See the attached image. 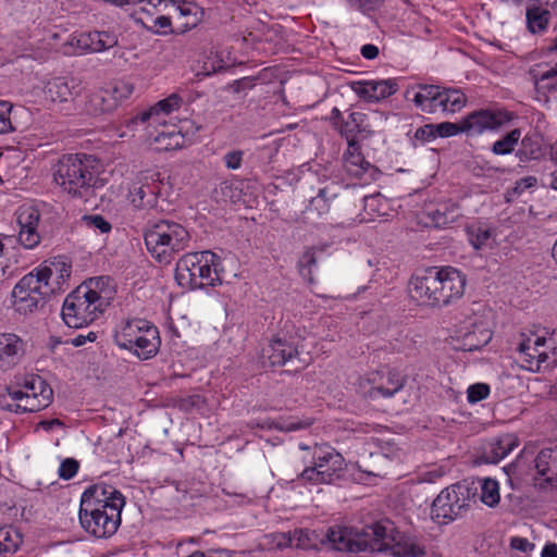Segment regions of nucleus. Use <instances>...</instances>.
I'll return each instance as SVG.
<instances>
[{
    "instance_id": "nucleus-35",
    "label": "nucleus",
    "mask_w": 557,
    "mask_h": 557,
    "mask_svg": "<svg viewBox=\"0 0 557 557\" xmlns=\"http://www.w3.org/2000/svg\"><path fill=\"white\" fill-rule=\"evenodd\" d=\"M22 544V536L13 527L0 528V554L15 553Z\"/></svg>"
},
{
    "instance_id": "nucleus-34",
    "label": "nucleus",
    "mask_w": 557,
    "mask_h": 557,
    "mask_svg": "<svg viewBox=\"0 0 557 557\" xmlns=\"http://www.w3.org/2000/svg\"><path fill=\"white\" fill-rule=\"evenodd\" d=\"M550 17V12L541 7L533 5L527 10L528 28L531 33L543 32L546 29Z\"/></svg>"
},
{
    "instance_id": "nucleus-15",
    "label": "nucleus",
    "mask_w": 557,
    "mask_h": 557,
    "mask_svg": "<svg viewBox=\"0 0 557 557\" xmlns=\"http://www.w3.org/2000/svg\"><path fill=\"white\" fill-rule=\"evenodd\" d=\"M15 220L20 228V243L27 249L35 248L40 243L39 210L33 206H22L15 212Z\"/></svg>"
},
{
    "instance_id": "nucleus-23",
    "label": "nucleus",
    "mask_w": 557,
    "mask_h": 557,
    "mask_svg": "<svg viewBox=\"0 0 557 557\" xmlns=\"http://www.w3.org/2000/svg\"><path fill=\"white\" fill-rule=\"evenodd\" d=\"M423 213L429 220L426 225L434 227H446L454 223L460 215L458 206L448 202L429 206L424 209Z\"/></svg>"
},
{
    "instance_id": "nucleus-9",
    "label": "nucleus",
    "mask_w": 557,
    "mask_h": 557,
    "mask_svg": "<svg viewBox=\"0 0 557 557\" xmlns=\"http://www.w3.org/2000/svg\"><path fill=\"white\" fill-rule=\"evenodd\" d=\"M521 341L517 350L523 357L524 368L533 373L542 369H554L557 367V347L550 344L544 335L535 332L521 333Z\"/></svg>"
},
{
    "instance_id": "nucleus-63",
    "label": "nucleus",
    "mask_w": 557,
    "mask_h": 557,
    "mask_svg": "<svg viewBox=\"0 0 557 557\" xmlns=\"http://www.w3.org/2000/svg\"><path fill=\"white\" fill-rule=\"evenodd\" d=\"M0 405L5 410L16 412V413L21 412V404L18 401L8 403L7 397H4V396L1 397Z\"/></svg>"
},
{
    "instance_id": "nucleus-30",
    "label": "nucleus",
    "mask_w": 557,
    "mask_h": 557,
    "mask_svg": "<svg viewBox=\"0 0 557 557\" xmlns=\"http://www.w3.org/2000/svg\"><path fill=\"white\" fill-rule=\"evenodd\" d=\"M8 397L12 401H18L21 404V412H36L47 408L52 400L48 399V394L44 393L41 397L23 394L22 389H8Z\"/></svg>"
},
{
    "instance_id": "nucleus-24",
    "label": "nucleus",
    "mask_w": 557,
    "mask_h": 557,
    "mask_svg": "<svg viewBox=\"0 0 557 557\" xmlns=\"http://www.w3.org/2000/svg\"><path fill=\"white\" fill-rule=\"evenodd\" d=\"M160 345L161 339L158 327L149 324L148 327L144 330V336L134 345L131 351L140 360H149L158 354Z\"/></svg>"
},
{
    "instance_id": "nucleus-22",
    "label": "nucleus",
    "mask_w": 557,
    "mask_h": 557,
    "mask_svg": "<svg viewBox=\"0 0 557 557\" xmlns=\"http://www.w3.org/2000/svg\"><path fill=\"white\" fill-rule=\"evenodd\" d=\"M117 36L110 32L83 33L76 39L79 49L90 52H102L117 45Z\"/></svg>"
},
{
    "instance_id": "nucleus-12",
    "label": "nucleus",
    "mask_w": 557,
    "mask_h": 557,
    "mask_svg": "<svg viewBox=\"0 0 557 557\" xmlns=\"http://www.w3.org/2000/svg\"><path fill=\"white\" fill-rule=\"evenodd\" d=\"M406 379L399 372L382 369L371 372L360 380L359 386L371 399L389 398L405 386Z\"/></svg>"
},
{
    "instance_id": "nucleus-29",
    "label": "nucleus",
    "mask_w": 557,
    "mask_h": 557,
    "mask_svg": "<svg viewBox=\"0 0 557 557\" xmlns=\"http://www.w3.org/2000/svg\"><path fill=\"white\" fill-rule=\"evenodd\" d=\"M339 132L346 137L347 143L357 141V134L370 132L367 123V114L359 111L350 112L347 119L343 120Z\"/></svg>"
},
{
    "instance_id": "nucleus-2",
    "label": "nucleus",
    "mask_w": 557,
    "mask_h": 557,
    "mask_svg": "<svg viewBox=\"0 0 557 557\" xmlns=\"http://www.w3.org/2000/svg\"><path fill=\"white\" fill-rule=\"evenodd\" d=\"M466 276L457 269L428 268L412 276L409 282L410 297L428 306H447L462 297Z\"/></svg>"
},
{
    "instance_id": "nucleus-27",
    "label": "nucleus",
    "mask_w": 557,
    "mask_h": 557,
    "mask_svg": "<svg viewBox=\"0 0 557 557\" xmlns=\"http://www.w3.org/2000/svg\"><path fill=\"white\" fill-rule=\"evenodd\" d=\"M115 107V99L104 89H98L88 95L84 110L89 115H99L110 112Z\"/></svg>"
},
{
    "instance_id": "nucleus-47",
    "label": "nucleus",
    "mask_w": 557,
    "mask_h": 557,
    "mask_svg": "<svg viewBox=\"0 0 557 557\" xmlns=\"http://www.w3.org/2000/svg\"><path fill=\"white\" fill-rule=\"evenodd\" d=\"M347 5L362 13H369L376 10L382 0H345Z\"/></svg>"
},
{
    "instance_id": "nucleus-58",
    "label": "nucleus",
    "mask_w": 557,
    "mask_h": 557,
    "mask_svg": "<svg viewBox=\"0 0 557 557\" xmlns=\"http://www.w3.org/2000/svg\"><path fill=\"white\" fill-rule=\"evenodd\" d=\"M221 63L222 61L208 60L203 63L202 70L199 74L209 76L213 73H216L223 69V65Z\"/></svg>"
},
{
    "instance_id": "nucleus-31",
    "label": "nucleus",
    "mask_w": 557,
    "mask_h": 557,
    "mask_svg": "<svg viewBox=\"0 0 557 557\" xmlns=\"http://www.w3.org/2000/svg\"><path fill=\"white\" fill-rule=\"evenodd\" d=\"M333 467L318 463V467H306L299 478L312 484H329L339 478L341 471H332Z\"/></svg>"
},
{
    "instance_id": "nucleus-55",
    "label": "nucleus",
    "mask_w": 557,
    "mask_h": 557,
    "mask_svg": "<svg viewBox=\"0 0 557 557\" xmlns=\"http://www.w3.org/2000/svg\"><path fill=\"white\" fill-rule=\"evenodd\" d=\"M510 546L513 549L520 550L522 553L531 552L534 548V544L531 543L528 539L515 536L510 541Z\"/></svg>"
},
{
    "instance_id": "nucleus-4",
    "label": "nucleus",
    "mask_w": 557,
    "mask_h": 557,
    "mask_svg": "<svg viewBox=\"0 0 557 557\" xmlns=\"http://www.w3.org/2000/svg\"><path fill=\"white\" fill-rule=\"evenodd\" d=\"M220 257L210 250L187 252L176 263L175 280L189 289L220 285Z\"/></svg>"
},
{
    "instance_id": "nucleus-19",
    "label": "nucleus",
    "mask_w": 557,
    "mask_h": 557,
    "mask_svg": "<svg viewBox=\"0 0 557 557\" xmlns=\"http://www.w3.org/2000/svg\"><path fill=\"white\" fill-rule=\"evenodd\" d=\"M342 186L335 181H327L318 189L309 201L307 210L321 216L327 214L339 202Z\"/></svg>"
},
{
    "instance_id": "nucleus-5",
    "label": "nucleus",
    "mask_w": 557,
    "mask_h": 557,
    "mask_svg": "<svg viewBox=\"0 0 557 557\" xmlns=\"http://www.w3.org/2000/svg\"><path fill=\"white\" fill-rule=\"evenodd\" d=\"M148 251L160 262L169 263L173 256L187 248L188 231L180 223L160 220L148 225L144 234Z\"/></svg>"
},
{
    "instance_id": "nucleus-49",
    "label": "nucleus",
    "mask_w": 557,
    "mask_h": 557,
    "mask_svg": "<svg viewBox=\"0 0 557 557\" xmlns=\"http://www.w3.org/2000/svg\"><path fill=\"white\" fill-rule=\"evenodd\" d=\"M534 487L541 492H549L557 488V478L546 474L534 478Z\"/></svg>"
},
{
    "instance_id": "nucleus-26",
    "label": "nucleus",
    "mask_w": 557,
    "mask_h": 557,
    "mask_svg": "<svg viewBox=\"0 0 557 557\" xmlns=\"http://www.w3.org/2000/svg\"><path fill=\"white\" fill-rule=\"evenodd\" d=\"M299 447L304 450H311L312 465L310 467H318V463H322L333 467L332 471L343 470L344 458L334 448L326 445H314L312 448L306 445H300Z\"/></svg>"
},
{
    "instance_id": "nucleus-3",
    "label": "nucleus",
    "mask_w": 557,
    "mask_h": 557,
    "mask_svg": "<svg viewBox=\"0 0 557 557\" xmlns=\"http://www.w3.org/2000/svg\"><path fill=\"white\" fill-rule=\"evenodd\" d=\"M92 163L85 153L64 154L54 166L53 181L71 197L87 200L98 182Z\"/></svg>"
},
{
    "instance_id": "nucleus-11",
    "label": "nucleus",
    "mask_w": 557,
    "mask_h": 557,
    "mask_svg": "<svg viewBox=\"0 0 557 557\" xmlns=\"http://www.w3.org/2000/svg\"><path fill=\"white\" fill-rule=\"evenodd\" d=\"M512 112L504 109L484 108L465 115L462 121L463 134L476 137L487 132H497L513 120Z\"/></svg>"
},
{
    "instance_id": "nucleus-59",
    "label": "nucleus",
    "mask_w": 557,
    "mask_h": 557,
    "mask_svg": "<svg viewBox=\"0 0 557 557\" xmlns=\"http://www.w3.org/2000/svg\"><path fill=\"white\" fill-rule=\"evenodd\" d=\"M154 26L159 28V33L168 34L171 30V20L168 16L161 15L154 20Z\"/></svg>"
},
{
    "instance_id": "nucleus-39",
    "label": "nucleus",
    "mask_w": 557,
    "mask_h": 557,
    "mask_svg": "<svg viewBox=\"0 0 557 557\" xmlns=\"http://www.w3.org/2000/svg\"><path fill=\"white\" fill-rule=\"evenodd\" d=\"M516 154L521 162L537 159L541 156V145L536 138L527 136L522 138L520 148Z\"/></svg>"
},
{
    "instance_id": "nucleus-1",
    "label": "nucleus",
    "mask_w": 557,
    "mask_h": 557,
    "mask_svg": "<svg viewBox=\"0 0 557 557\" xmlns=\"http://www.w3.org/2000/svg\"><path fill=\"white\" fill-rule=\"evenodd\" d=\"M124 506L125 497L115 487L103 484L91 485L81 497L78 511L81 527L96 539H109L121 525Z\"/></svg>"
},
{
    "instance_id": "nucleus-57",
    "label": "nucleus",
    "mask_w": 557,
    "mask_h": 557,
    "mask_svg": "<svg viewBox=\"0 0 557 557\" xmlns=\"http://www.w3.org/2000/svg\"><path fill=\"white\" fill-rule=\"evenodd\" d=\"M273 539L277 548L293 546L292 532L276 533L273 535Z\"/></svg>"
},
{
    "instance_id": "nucleus-50",
    "label": "nucleus",
    "mask_w": 557,
    "mask_h": 557,
    "mask_svg": "<svg viewBox=\"0 0 557 557\" xmlns=\"http://www.w3.org/2000/svg\"><path fill=\"white\" fill-rule=\"evenodd\" d=\"M522 462H523V456H522V454H520L515 459V461H512L508 466L504 467V471L509 476L510 481L512 480V478H516V479H521L522 478V475L524 473V469L522 467Z\"/></svg>"
},
{
    "instance_id": "nucleus-61",
    "label": "nucleus",
    "mask_w": 557,
    "mask_h": 557,
    "mask_svg": "<svg viewBox=\"0 0 557 557\" xmlns=\"http://www.w3.org/2000/svg\"><path fill=\"white\" fill-rule=\"evenodd\" d=\"M97 339V333L89 332L86 336L85 335H77L75 336L71 343L75 347H81L86 344V342H95Z\"/></svg>"
},
{
    "instance_id": "nucleus-41",
    "label": "nucleus",
    "mask_w": 557,
    "mask_h": 557,
    "mask_svg": "<svg viewBox=\"0 0 557 557\" xmlns=\"http://www.w3.org/2000/svg\"><path fill=\"white\" fill-rule=\"evenodd\" d=\"M553 457V449H542L534 459V468L537 475L545 476L550 471L549 463Z\"/></svg>"
},
{
    "instance_id": "nucleus-53",
    "label": "nucleus",
    "mask_w": 557,
    "mask_h": 557,
    "mask_svg": "<svg viewBox=\"0 0 557 557\" xmlns=\"http://www.w3.org/2000/svg\"><path fill=\"white\" fill-rule=\"evenodd\" d=\"M197 7L191 4V3H184L183 5L178 7V11H180V14L182 16H188V15H194V18L193 21L190 22H186L184 24V28L182 29V32H186L193 27L196 26L197 24V17H196V11H197Z\"/></svg>"
},
{
    "instance_id": "nucleus-10",
    "label": "nucleus",
    "mask_w": 557,
    "mask_h": 557,
    "mask_svg": "<svg viewBox=\"0 0 557 557\" xmlns=\"http://www.w3.org/2000/svg\"><path fill=\"white\" fill-rule=\"evenodd\" d=\"M51 295L52 289L39 283L34 271L24 275L12 290L13 305L24 314L44 307Z\"/></svg>"
},
{
    "instance_id": "nucleus-54",
    "label": "nucleus",
    "mask_w": 557,
    "mask_h": 557,
    "mask_svg": "<svg viewBox=\"0 0 557 557\" xmlns=\"http://www.w3.org/2000/svg\"><path fill=\"white\" fill-rule=\"evenodd\" d=\"M293 546L298 548H308L310 544L309 533L304 530L292 532Z\"/></svg>"
},
{
    "instance_id": "nucleus-38",
    "label": "nucleus",
    "mask_w": 557,
    "mask_h": 557,
    "mask_svg": "<svg viewBox=\"0 0 557 557\" xmlns=\"http://www.w3.org/2000/svg\"><path fill=\"white\" fill-rule=\"evenodd\" d=\"M480 498L488 507H495L500 499L498 482L490 478L482 480Z\"/></svg>"
},
{
    "instance_id": "nucleus-18",
    "label": "nucleus",
    "mask_w": 557,
    "mask_h": 557,
    "mask_svg": "<svg viewBox=\"0 0 557 557\" xmlns=\"http://www.w3.org/2000/svg\"><path fill=\"white\" fill-rule=\"evenodd\" d=\"M352 90L366 101L377 102L394 95L398 84L395 79L360 81L354 83Z\"/></svg>"
},
{
    "instance_id": "nucleus-17",
    "label": "nucleus",
    "mask_w": 557,
    "mask_h": 557,
    "mask_svg": "<svg viewBox=\"0 0 557 557\" xmlns=\"http://www.w3.org/2000/svg\"><path fill=\"white\" fill-rule=\"evenodd\" d=\"M519 438L513 433H504L484 443L478 460L481 463H497L519 446Z\"/></svg>"
},
{
    "instance_id": "nucleus-32",
    "label": "nucleus",
    "mask_w": 557,
    "mask_h": 557,
    "mask_svg": "<svg viewBox=\"0 0 557 557\" xmlns=\"http://www.w3.org/2000/svg\"><path fill=\"white\" fill-rule=\"evenodd\" d=\"M329 245L313 246L307 248L298 261L299 273L309 283L313 282L312 271L317 265L318 252H323Z\"/></svg>"
},
{
    "instance_id": "nucleus-33",
    "label": "nucleus",
    "mask_w": 557,
    "mask_h": 557,
    "mask_svg": "<svg viewBox=\"0 0 557 557\" xmlns=\"http://www.w3.org/2000/svg\"><path fill=\"white\" fill-rule=\"evenodd\" d=\"M182 99L173 94L168 98L160 100L156 106L150 108L148 111H144L139 115L136 116V120L145 123L150 121L153 116H158L160 112L164 114H170L174 110L178 109L181 106Z\"/></svg>"
},
{
    "instance_id": "nucleus-13",
    "label": "nucleus",
    "mask_w": 557,
    "mask_h": 557,
    "mask_svg": "<svg viewBox=\"0 0 557 557\" xmlns=\"http://www.w3.org/2000/svg\"><path fill=\"white\" fill-rule=\"evenodd\" d=\"M165 185L159 171L141 172L137 182L129 190V199L138 209H152L158 205V198L163 195Z\"/></svg>"
},
{
    "instance_id": "nucleus-46",
    "label": "nucleus",
    "mask_w": 557,
    "mask_h": 557,
    "mask_svg": "<svg viewBox=\"0 0 557 557\" xmlns=\"http://www.w3.org/2000/svg\"><path fill=\"white\" fill-rule=\"evenodd\" d=\"M491 235L492 233L488 228L478 227L475 231L470 233V243L474 249L479 250L487 245Z\"/></svg>"
},
{
    "instance_id": "nucleus-51",
    "label": "nucleus",
    "mask_w": 557,
    "mask_h": 557,
    "mask_svg": "<svg viewBox=\"0 0 557 557\" xmlns=\"http://www.w3.org/2000/svg\"><path fill=\"white\" fill-rule=\"evenodd\" d=\"M244 151L232 150L224 154L223 161L228 170H237L240 168L243 162Z\"/></svg>"
},
{
    "instance_id": "nucleus-25",
    "label": "nucleus",
    "mask_w": 557,
    "mask_h": 557,
    "mask_svg": "<svg viewBox=\"0 0 557 557\" xmlns=\"http://www.w3.org/2000/svg\"><path fill=\"white\" fill-rule=\"evenodd\" d=\"M79 94V85L76 79H66L64 77H55L48 82L46 86V95L52 101L65 102L73 99Z\"/></svg>"
},
{
    "instance_id": "nucleus-44",
    "label": "nucleus",
    "mask_w": 557,
    "mask_h": 557,
    "mask_svg": "<svg viewBox=\"0 0 557 557\" xmlns=\"http://www.w3.org/2000/svg\"><path fill=\"white\" fill-rule=\"evenodd\" d=\"M82 222L89 228L99 230L102 234L111 230V224L100 214L84 215Z\"/></svg>"
},
{
    "instance_id": "nucleus-7",
    "label": "nucleus",
    "mask_w": 557,
    "mask_h": 557,
    "mask_svg": "<svg viewBox=\"0 0 557 557\" xmlns=\"http://www.w3.org/2000/svg\"><path fill=\"white\" fill-rule=\"evenodd\" d=\"M405 96L426 113H434L437 109L455 113L467 103V97L460 89L438 85L418 84L416 87L407 89Z\"/></svg>"
},
{
    "instance_id": "nucleus-21",
    "label": "nucleus",
    "mask_w": 557,
    "mask_h": 557,
    "mask_svg": "<svg viewBox=\"0 0 557 557\" xmlns=\"http://www.w3.org/2000/svg\"><path fill=\"white\" fill-rule=\"evenodd\" d=\"M150 323L143 319H133L124 322L114 334V343L121 348L133 350L134 345L144 336V330Z\"/></svg>"
},
{
    "instance_id": "nucleus-14",
    "label": "nucleus",
    "mask_w": 557,
    "mask_h": 557,
    "mask_svg": "<svg viewBox=\"0 0 557 557\" xmlns=\"http://www.w3.org/2000/svg\"><path fill=\"white\" fill-rule=\"evenodd\" d=\"M263 358L269 360L273 367H283L286 364L305 368L306 362H301L299 358V345L290 339L276 337L263 348Z\"/></svg>"
},
{
    "instance_id": "nucleus-40",
    "label": "nucleus",
    "mask_w": 557,
    "mask_h": 557,
    "mask_svg": "<svg viewBox=\"0 0 557 557\" xmlns=\"http://www.w3.org/2000/svg\"><path fill=\"white\" fill-rule=\"evenodd\" d=\"M434 132L436 133V138H448L457 134H463L462 121L460 120L457 123L442 122L434 124Z\"/></svg>"
},
{
    "instance_id": "nucleus-37",
    "label": "nucleus",
    "mask_w": 557,
    "mask_h": 557,
    "mask_svg": "<svg viewBox=\"0 0 557 557\" xmlns=\"http://www.w3.org/2000/svg\"><path fill=\"white\" fill-rule=\"evenodd\" d=\"M520 137L521 131L519 128L512 129L493 144L492 152L498 156L511 153L518 145Z\"/></svg>"
},
{
    "instance_id": "nucleus-48",
    "label": "nucleus",
    "mask_w": 557,
    "mask_h": 557,
    "mask_svg": "<svg viewBox=\"0 0 557 557\" xmlns=\"http://www.w3.org/2000/svg\"><path fill=\"white\" fill-rule=\"evenodd\" d=\"M249 426L250 428H260V429H268V430H271V429H276V430H281V431H295V430H298V429H301L302 425H300L299 423H289L287 425H280L277 423H275L274 421H271V420H264L262 422H255V421H251L249 422Z\"/></svg>"
},
{
    "instance_id": "nucleus-42",
    "label": "nucleus",
    "mask_w": 557,
    "mask_h": 557,
    "mask_svg": "<svg viewBox=\"0 0 557 557\" xmlns=\"http://www.w3.org/2000/svg\"><path fill=\"white\" fill-rule=\"evenodd\" d=\"M13 106L8 101H0V134L14 131L11 121Z\"/></svg>"
},
{
    "instance_id": "nucleus-62",
    "label": "nucleus",
    "mask_w": 557,
    "mask_h": 557,
    "mask_svg": "<svg viewBox=\"0 0 557 557\" xmlns=\"http://www.w3.org/2000/svg\"><path fill=\"white\" fill-rule=\"evenodd\" d=\"M542 182L544 185L557 190V169L553 172L544 174L542 177Z\"/></svg>"
},
{
    "instance_id": "nucleus-60",
    "label": "nucleus",
    "mask_w": 557,
    "mask_h": 557,
    "mask_svg": "<svg viewBox=\"0 0 557 557\" xmlns=\"http://www.w3.org/2000/svg\"><path fill=\"white\" fill-rule=\"evenodd\" d=\"M360 52L364 59L373 60L379 55V48L375 45L367 44L361 47Z\"/></svg>"
},
{
    "instance_id": "nucleus-8",
    "label": "nucleus",
    "mask_w": 557,
    "mask_h": 557,
    "mask_svg": "<svg viewBox=\"0 0 557 557\" xmlns=\"http://www.w3.org/2000/svg\"><path fill=\"white\" fill-rule=\"evenodd\" d=\"M476 488L459 482L443 490L432 503L431 513L437 523L447 524L467 511Z\"/></svg>"
},
{
    "instance_id": "nucleus-52",
    "label": "nucleus",
    "mask_w": 557,
    "mask_h": 557,
    "mask_svg": "<svg viewBox=\"0 0 557 557\" xmlns=\"http://www.w3.org/2000/svg\"><path fill=\"white\" fill-rule=\"evenodd\" d=\"M414 138L423 144L434 140L436 138V133L434 132V124H425L417 128L414 133Z\"/></svg>"
},
{
    "instance_id": "nucleus-36",
    "label": "nucleus",
    "mask_w": 557,
    "mask_h": 557,
    "mask_svg": "<svg viewBox=\"0 0 557 557\" xmlns=\"http://www.w3.org/2000/svg\"><path fill=\"white\" fill-rule=\"evenodd\" d=\"M23 394L29 395V397L38 396L45 393L48 394V399L52 400L53 391L49 386V384L39 375H33L29 379H26L22 389Z\"/></svg>"
},
{
    "instance_id": "nucleus-64",
    "label": "nucleus",
    "mask_w": 557,
    "mask_h": 557,
    "mask_svg": "<svg viewBox=\"0 0 557 557\" xmlns=\"http://www.w3.org/2000/svg\"><path fill=\"white\" fill-rule=\"evenodd\" d=\"M542 557H557V545L554 543L546 544L542 550Z\"/></svg>"
},
{
    "instance_id": "nucleus-20",
    "label": "nucleus",
    "mask_w": 557,
    "mask_h": 557,
    "mask_svg": "<svg viewBox=\"0 0 557 557\" xmlns=\"http://www.w3.org/2000/svg\"><path fill=\"white\" fill-rule=\"evenodd\" d=\"M25 354V343L13 333L0 334V370L8 371L20 363Z\"/></svg>"
},
{
    "instance_id": "nucleus-45",
    "label": "nucleus",
    "mask_w": 557,
    "mask_h": 557,
    "mask_svg": "<svg viewBox=\"0 0 557 557\" xmlns=\"http://www.w3.org/2000/svg\"><path fill=\"white\" fill-rule=\"evenodd\" d=\"M79 469V462L74 458H65L61 461L58 473L62 480L73 479Z\"/></svg>"
},
{
    "instance_id": "nucleus-28",
    "label": "nucleus",
    "mask_w": 557,
    "mask_h": 557,
    "mask_svg": "<svg viewBox=\"0 0 557 557\" xmlns=\"http://www.w3.org/2000/svg\"><path fill=\"white\" fill-rule=\"evenodd\" d=\"M347 144L348 149L344 153V166L350 175L361 177L370 168V162H368L360 152L358 141Z\"/></svg>"
},
{
    "instance_id": "nucleus-16",
    "label": "nucleus",
    "mask_w": 557,
    "mask_h": 557,
    "mask_svg": "<svg viewBox=\"0 0 557 557\" xmlns=\"http://www.w3.org/2000/svg\"><path fill=\"white\" fill-rule=\"evenodd\" d=\"M33 271L39 283H46V286L51 288L52 295H54L64 289V285L72 273V265L63 257H57L49 264Z\"/></svg>"
},
{
    "instance_id": "nucleus-56",
    "label": "nucleus",
    "mask_w": 557,
    "mask_h": 557,
    "mask_svg": "<svg viewBox=\"0 0 557 557\" xmlns=\"http://www.w3.org/2000/svg\"><path fill=\"white\" fill-rule=\"evenodd\" d=\"M253 87V79L251 77H243L240 79L234 81L230 84L228 88L234 92H242L246 89H250Z\"/></svg>"
},
{
    "instance_id": "nucleus-6",
    "label": "nucleus",
    "mask_w": 557,
    "mask_h": 557,
    "mask_svg": "<svg viewBox=\"0 0 557 557\" xmlns=\"http://www.w3.org/2000/svg\"><path fill=\"white\" fill-rule=\"evenodd\" d=\"M104 299L95 289L81 285L64 299L61 317L69 327L79 329L94 322L103 311Z\"/></svg>"
},
{
    "instance_id": "nucleus-43",
    "label": "nucleus",
    "mask_w": 557,
    "mask_h": 557,
    "mask_svg": "<svg viewBox=\"0 0 557 557\" xmlns=\"http://www.w3.org/2000/svg\"><path fill=\"white\" fill-rule=\"evenodd\" d=\"M490 394V386L485 383L472 384L468 387L467 397L471 404L485 399Z\"/></svg>"
}]
</instances>
